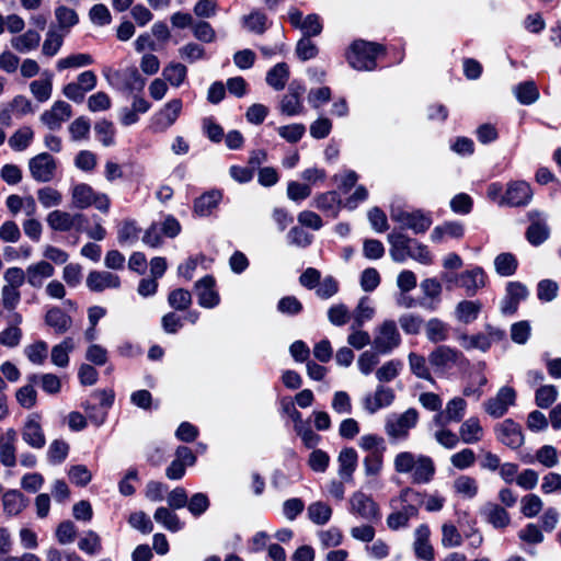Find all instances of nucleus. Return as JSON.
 Instances as JSON below:
<instances>
[{"label":"nucleus","mask_w":561,"mask_h":561,"mask_svg":"<svg viewBox=\"0 0 561 561\" xmlns=\"http://www.w3.org/2000/svg\"><path fill=\"white\" fill-rule=\"evenodd\" d=\"M422 503L421 492L409 486L402 489L398 496L390 500L392 512L386 518L387 527L392 531L408 528L410 519L417 516Z\"/></svg>","instance_id":"obj_1"},{"label":"nucleus","mask_w":561,"mask_h":561,"mask_svg":"<svg viewBox=\"0 0 561 561\" xmlns=\"http://www.w3.org/2000/svg\"><path fill=\"white\" fill-rule=\"evenodd\" d=\"M393 468L399 474H408L414 484L430 483L436 472L431 457L412 451L398 453L393 459Z\"/></svg>","instance_id":"obj_2"},{"label":"nucleus","mask_w":561,"mask_h":561,"mask_svg":"<svg viewBox=\"0 0 561 561\" xmlns=\"http://www.w3.org/2000/svg\"><path fill=\"white\" fill-rule=\"evenodd\" d=\"M390 243V256L394 262L403 263L413 259L421 264L430 265L433 262L432 254L425 244L400 232H391L388 236Z\"/></svg>","instance_id":"obj_3"},{"label":"nucleus","mask_w":561,"mask_h":561,"mask_svg":"<svg viewBox=\"0 0 561 561\" xmlns=\"http://www.w3.org/2000/svg\"><path fill=\"white\" fill-rule=\"evenodd\" d=\"M383 53V47L376 43L355 41L346 53L350 66L356 70H374L376 58Z\"/></svg>","instance_id":"obj_4"},{"label":"nucleus","mask_w":561,"mask_h":561,"mask_svg":"<svg viewBox=\"0 0 561 561\" xmlns=\"http://www.w3.org/2000/svg\"><path fill=\"white\" fill-rule=\"evenodd\" d=\"M420 414L414 408H410L403 413H393L386 419L385 432L391 443L407 440L410 431L419 423Z\"/></svg>","instance_id":"obj_5"},{"label":"nucleus","mask_w":561,"mask_h":561,"mask_svg":"<svg viewBox=\"0 0 561 561\" xmlns=\"http://www.w3.org/2000/svg\"><path fill=\"white\" fill-rule=\"evenodd\" d=\"M72 206L77 209H87L94 206L102 213L110 210L111 201L104 193L95 192L92 186L85 183H79L71 188Z\"/></svg>","instance_id":"obj_6"},{"label":"nucleus","mask_w":561,"mask_h":561,"mask_svg":"<svg viewBox=\"0 0 561 561\" xmlns=\"http://www.w3.org/2000/svg\"><path fill=\"white\" fill-rule=\"evenodd\" d=\"M102 73L107 83L118 90L126 91H140L145 87V79L140 76L135 66L125 69H114L112 67H104Z\"/></svg>","instance_id":"obj_7"},{"label":"nucleus","mask_w":561,"mask_h":561,"mask_svg":"<svg viewBox=\"0 0 561 561\" xmlns=\"http://www.w3.org/2000/svg\"><path fill=\"white\" fill-rule=\"evenodd\" d=\"M516 400L517 392L515 389L510 386H503L497 390L495 396L486 399L482 403V408L489 416L500 419L508 412L511 407L516 404Z\"/></svg>","instance_id":"obj_8"},{"label":"nucleus","mask_w":561,"mask_h":561,"mask_svg":"<svg viewBox=\"0 0 561 561\" xmlns=\"http://www.w3.org/2000/svg\"><path fill=\"white\" fill-rule=\"evenodd\" d=\"M350 513L367 522L379 520L380 507L371 495L358 490L348 500Z\"/></svg>","instance_id":"obj_9"},{"label":"nucleus","mask_w":561,"mask_h":561,"mask_svg":"<svg viewBox=\"0 0 561 561\" xmlns=\"http://www.w3.org/2000/svg\"><path fill=\"white\" fill-rule=\"evenodd\" d=\"M401 342L400 333L394 321L387 320L376 329L374 337V347L380 354L390 353L398 347Z\"/></svg>","instance_id":"obj_10"},{"label":"nucleus","mask_w":561,"mask_h":561,"mask_svg":"<svg viewBox=\"0 0 561 561\" xmlns=\"http://www.w3.org/2000/svg\"><path fill=\"white\" fill-rule=\"evenodd\" d=\"M183 102L180 99H173L167 102L151 119V128L157 133L169 129L182 113Z\"/></svg>","instance_id":"obj_11"},{"label":"nucleus","mask_w":561,"mask_h":561,"mask_svg":"<svg viewBox=\"0 0 561 561\" xmlns=\"http://www.w3.org/2000/svg\"><path fill=\"white\" fill-rule=\"evenodd\" d=\"M496 439L512 449L519 448L525 440L522 426L512 419H505L494 426Z\"/></svg>","instance_id":"obj_12"},{"label":"nucleus","mask_w":561,"mask_h":561,"mask_svg":"<svg viewBox=\"0 0 561 561\" xmlns=\"http://www.w3.org/2000/svg\"><path fill=\"white\" fill-rule=\"evenodd\" d=\"M527 217L530 221V225L525 233L526 239L531 245L538 247L550 237V228L547 222V215L542 211L534 209L528 211Z\"/></svg>","instance_id":"obj_13"},{"label":"nucleus","mask_w":561,"mask_h":561,"mask_svg":"<svg viewBox=\"0 0 561 561\" xmlns=\"http://www.w3.org/2000/svg\"><path fill=\"white\" fill-rule=\"evenodd\" d=\"M28 169L36 182L46 183L54 179L57 164L49 153L43 152L30 160Z\"/></svg>","instance_id":"obj_14"},{"label":"nucleus","mask_w":561,"mask_h":561,"mask_svg":"<svg viewBox=\"0 0 561 561\" xmlns=\"http://www.w3.org/2000/svg\"><path fill=\"white\" fill-rule=\"evenodd\" d=\"M82 214H71L65 210H53L46 217L48 227L54 231L67 232L71 229H79L84 222Z\"/></svg>","instance_id":"obj_15"},{"label":"nucleus","mask_w":561,"mask_h":561,"mask_svg":"<svg viewBox=\"0 0 561 561\" xmlns=\"http://www.w3.org/2000/svg\"><path fill=\"white\" fill-rule=\"evenodd\" d=\"M533 198V190L525 181H514L507 184L505 194L500 199V204L511 207L526 206Z\"/></svg>","instance_id":"obj_16"},{"label":"nucleus","mask_w":561,"mask_h":561,"mask_svg":"<svg viewBox=\"0 0 561 561\" xmlns=\"http://www.w3.org/2000/svg\"><path fill=\"white\" fill-rule=\"evenodd\" d=\"M459 355L458 351L440 345L428 354V363L436 374H445L457 364Z\"/></svg>","instance_id":"obj_17"},{"label":"nucleus","mask_w":561,"mask_h":561,"mask_svg":"<svg viewBox=\"0 0 561 561\" xmlns=\"http://www.w3.org/2000/svg\"><path fill=\"white\" fill-rule=\"evenodd\" d=\"M467 405V401L462 397L451 398L445 409L434 415L433 423L435 425L459 423L466 414Z\"/></svg>","instance_id":"obj_18"},{"label":"nucleus","mask_w":561,"mask_h":561,"mask_svg":"<svg viewBox=\"0 0 561 561\" xmlns=\"http://www.w3.org/2000/svg\"><path fill=\"white\" fill-rule=\"evenodd\" d=\"M22 438L31 447L41 449L46 444L44 431L41 425V416L37 413L30 414L22 428Z\"/></svg>","instance_id":"obj_19"},{"label":"nucleus","mask_w":561,"mask_h":561,"mask_svg":"<svg viewBox=\"0 0 561 561\" xmlns=\"http://www.w3.org/2000/svg\"><path fill=\"white\" fill-rule=\"evenodd\" d=\"M71 115L72 108L70 104L65 101H56L49 110L43 112L41 122L50 130H57Z\"/></svg>","instance_id":"obj_20"},{"label":"nucleus","mask_w":561,"mask_h":561,"mask_svg":"<svg viewBox=\"0 0 561 561\" xmlns=\"http://www.w3.org/2000/svg\"><path fill=\"white\" fill-rule=\"evenodd\" d=\"M18 433L10 427L0 431V461L4 467L12 468L16 465Z\"/></svg>","instance_id":"obj_21"},{"label":"nucleus","mask_w":561,"mask_h":561,"mask_svg":"<svg viewBox=\"0 0 561 561\" xmlns=\"http://www.w3.org/2000/svg\"><path fill=\"white\" fill-rule=\"evenodd\" d=\"M527 287L519 282H510L506 286V295L501 305V311L504 314H513L516 312L520 301L528 297Z\"/></svg>","instance_id":"obj_22"},{"label":"nucleus","mask_w":561,"mask_h":561,"mask_svg":"<svg viewBox=\"0 0 561 561\" xmlns=\"http://www.w3.org/2000/svg\"><path fill=\"white\" fill-rule=\"evenodd\" d=\"M391 218L400 222L403 228L411 229L414 233L425 232L432 224L430 217L421 214L420 211H393L391 214Z\"/></svg>","instance_id":"obj_23"},{"label":"nucleus","mask_w":561,"mask_h":561,"mask_svg":"<svg viewBox=\"0 0 561 561\" xmlns=\"http://www.w3.org/2000/svg\"><path fill=\"white\" fill-rule=\"evenodd\" d=\"M431 530L426 524H421L414 531L413 549L417 559L424 561L434 560V549L430 542Z\"/></svg>","instance_id":"obj_24"},{"label":"nucleus","mask_w":561,"mask_h":561,"mask_svg":"<svg viewBox=\"0 0 561 561\" xmlns=\"http://www.w3.org/2000/svg\"><path fill=\"white\" fill-rule=\"evenodd\" d=\"M459 288H462L467 296H474L479 289L485 286V273L482 267L476 266L472 270L459 273Z\"/></svg>","instance_id":"obj_25"},{"label":"nucleus","mask_w":561,"mask_h":561,"mask_svg":"<svg viewBox=\"0 0 561 561\" xmlns=\"http://www.w3.org/2000/svg\"><path fill=\"white\" fill-rule=\"evenodd\" d=\"M394 400V392L389 387L378 386L374 394H368L364 398V408L370 414L376 413L378 410L389 407Z\"/></svg>","instance_id":"obj_26"},{"label":"nucleus","mask_w":561,"mask_h":561,"mask_svg":"<svg viewBox=\"0 0 561 561\" xmlns=\"http://www.w3.org/2000/svg\"><path fill=\"white\" fill-rule=\"evenodd\" d=\"M121 279L117 275L106 271H92L87 277V287L91 291H103L107 288H118Z\"/></svg>","instance_id":"obj_27"},{"label":"nucleus","mask_w":561,"mask_h":561,"mask_svg":"<svg viewBox=\"0 0 561 561\" xmlns=\"http://www.w3.org/2000/svg\"><path fill=\"white\" fill-rule=\"evenodd\" d=\"M214 286L215 279L211 276H205L195 284L198 304L202 307L214 308L219 304L220 298Z\"/></svg>","instance_id":"obj_28"},{"label":"nucleus","mask_w":561,"mask_h":561,"mask_svg":"<svg viewBox=\"0 0 561 561\" xmlns=\"http://www.w3.org/2000/svg\"><path fill=\"white\" fill-rule=\"evenodd\" d=\"M485 522L491 524L495 529H504L511 524L508 512L496 503H486L481 511Z\"/></svg>","instance_id":"obj_29"},{"label":"nucleus","mask_w":561,"mask_h":561,"mask_svg":"<svg viewBox=\"0 0 561 561\" xmlns=\"http://www.w3.org/2000/svg\"><path fill=\"white\" fill-rule=\"evenodd\" d=\"M26 280L33 288H41L46 278L55 274L54 266L47 261H39L27 266Z\"/></svg>","instance_id":"obj_30"},{"label":"nucleus","mask_w":561,"mask_h":561,"mask_svg":"<svg viewBox=\"0 0 561 561\" xmlns=\"http://www.w3.org/2000/svg\"><path fill=\"white\" fill-rule=\"evenodd\" d=\"M358 461L357 453L352 447L343 448L337 457L339 462V476L345 482L353 480V474L356 470Z\"/></svg>","instance_id":"obj_31"},{"label":"nucleus","mask_w":561,"mask_h":561,"mask_svg":"<svg viewBox=\"0 0 561 561\" xmlns=\"http://www.w3.org/2000/svg\"><path fill=\"white\" fill-rule=\"evenodd\" d=\"M483 427L477 416H471L461 423L459 427L460 440L465 444H477L482 440Z\"/></svg>","instance_id":"obj_32"},{"label":"nucleus","mask_w":561,"mask_h":561,"mask_svg":"<svg viewBox=\"0 0 561 561\" xmlns=\"http://www.w3.org/2000/svg\"><path fill=\"white\" fill-rule=\"evenodd\" d=\"M27 504V499L18 490H8L2 494L3 512L8 516L19 515L26 508Z\"/></svg>","instance_id":"obj_33"},{"label":"nucleus","mask_w":561,"mask_h":561,"mask_svg":"<svg viewBox=\"0 0 561 561\" xmlns=\"http://www.w3.org/2000/svg\"><path fill=\"white\" fill-rule=\"evenodd\" d=\"M313 206L323 211L327 216L335 218L341 208V199L336 192L330 191L316 196Z\"/></svg>","instance_id":"obj_34"},{"label":"nucleus","mask_w":561,"mask_h":561,"mask_svg":"<svg viewBox=\"0 0 561 561\" xmlns=\"http://www.w3.org/2000/svg\"><path fill=\"white\" fill-rule=\"evenodd\" d=\"M304 92L301 87L294 88L290 85L288 93H286L280 102V111L287 116H295L302 112V103L300 96Z\"/></svg>","instance_id":"obj_35"},{"label":"nucleus","mask_w":561,"mask_h":561,"mask_svg":"<svg viewBox=\"0 0 561 561\" xmlns=\"http://www.w3.org/2000/svg\"><path fill=\"white\" fill-rule=\"evenodd\" d=\"M53 73L44 71L43 77L30 83V91L34 99L39 103L48 101L53 93Z\"/></svg>","instance_id":"obj_36"},{"label":"nucleus","mask_w":561,"mask_h":561,"mask_svg":"<svg viewBox=\"0 0 561 561\" xmlns=\"http://www.w3.org/2000/svg\"><path fill=\"white\" fill-rule=\"evenodd\" d=\"M481 309L479 300H462L455 308V317L459 322L469 324L478 319Z\"/></svg>","instance_id":"obj_37"},{"label":"nucleus","mask_w":561,"mask_h":561,"mask_svg":"<svg viewBox=\"0 0 561 561\" xmlns=\"http://www.w3.org/2000/svg\"><path fill=\"white\" fill-rule=\"evenodd\" d=\"M221 198H222V194L220 191L214 190V191L207 192L195 199L194 211L198 216H203V217L208 216V215H210L213 209H215L218 206Z\"/></svg>","instance_id":"obj_38"},{"label":"nucleus","mask_w":561,"mask_h":561,"mask_svg":"<svg viewBox=\"0 0 561 561\" xmlns=\"http://www.w3.org/2000/svg\"><path fill=\"white\" fill-rule=\"evenodd\" d=\"M41 34L34 30H27L25 33L14 36L11 39V46L19 53H28L38 47Z\"/></svg>","instance_id":"obj_39"},{"label":"nucleus","mask_w":561,"mask_h":561,"mask_svg":"<svg viewBox=\"0 0 561 561\" xmlns=\"http://www.w3.org/2000/svg\"><path fill=\"white\" fill-rule=\"evenodd\" d=\"M55 19L58 25L59 32L68 34L75 25L79 23V16L77 12L66 5H58L55 9Z\"/></svg>","instance_id":"obj_40"},{"label":"nucleus","mask_w":561,"mask_h":561,"mask_svg":"<svg viewBox=\"0 0 561 561\" xmlns=\"http://www.w3.org/2000/svg\"><path fill=\"white\" fill-rule=\"evenodd\" d=\"M289 79V67L286 62H278L266 73V83L274 90H283Z\"/></svg>","instance_id":"obj_41"},{"label":"nucleus","mask_w":561,"mask_h":561,"mask_svg":"<svg viewBox=\"0 0 561 561\" xmlns=\"http://www.w3.org/2000/svg\"><path fill=\"white\" fill-rule=\"evenodd\" d=\"M157 523L161 524L167 530L176 533L184 528V523L179 516L167 507H158L153 514Z\"/></svg>","instance_id":"obj_42"},{"label":"nucleus","mask_w":561,"mask_h":561,"mask_svg":"<svg viewBox=\"0 0 561 561\" xmlns=\"http://www.w3.org/2000/svg\"><path fill=\"white\" fill-rule=\"evenodd\" d=\"M408 359L410 370L415 377L435 383V380L431 374V368L428 366V358L426 359L424 356L416 353H410Z\"/></svg>","instance_id":"obj_43"},{"label":"nucleus","mask_w":561,"mask_h":561,"mask_svg":"<svg viewBox=\"0 0 561 561\" xmlns=\"http://www.w3.org/2000/svg\"><path fill=\"white\" fill-rule=\"evenodd\" d=\"M425 335L432 343H440L448 339L449 327L438 318L430 319L425 324Z\"/></svg>","instance_id":"obj_44"},{"label":"nucleus","mask_w":561,"mask_h":561,"mask_svg":"<svg viewBox=\"0 0 561 561\" xmlns=\"http://www.w3.org/2000/svg\"><path fill=\"white\" fill-rule=\"evenodd\" d=\"M73 348V339H64L59 344L53 346L50 353L51 363L58 367H67L69 364V353H71Z\"/></svg>","instance_id":"obj_45"},{"label":"nucleus","mask_w":561,"mask_h":561,"mask_svg":"<svg viewBox=\"0 0 561 561\" xmlns=\"http://www.w3.org/2000/svg\"><path fill=\"white\" fill-rule=\"evenodd\" d=\"M45 321L56 333L62 334L71 327V318L59 308H51L47 311Z\"/></svg>","instance_id":"obj_46"},{"label":"nucleus","mask_w":561,"mask_h":561,"mask_svg":"<svg viewBox=\"0 0 561 561\" xmlns=\"http://www.w3.org/2000/svg\"><path fill=\"white\" fill-rule=\"evenodd\" d=\"M162 76L165 82H169L173 88L181 87L187 77V68L181 62H170L163 70Z\"/></svg>","instance_id":"obj_47"},{"label":"nucleus","mask_w":561,"mask_h":561,"mask_svg":"<svg viewBox=\"0 0 561 561\" xmlns=\"http://www.w3.org/2000/svg\"><path fill=\"white\" fill-rule=\"evenodd\" d=\"M463 236V226L459 222H445L433 229L431 239L442 242L445 238L460 239Z\"/></svg>","instance_id":"obj_48"},{"label":"nucleus","mask_w":561,"mask_h":561,"mask_svg":"<svg viewBox=\"0 0 561 561\" xmlns=\"http://www.w3.org/2000/svg\"><path fill=\"white\" fill-rule=\"evenodd\" d=\"M386 447L368 453L363 459V467L367 477H378L383 468V454Z\"/></svg>","instance_id":"obj_49"},{"label":"nucleus","mask_w":561,"mask_h":561,"mask_svg":"<svg viewBox=\"0 0 561 561\" xmlns=\"http://www.w3.org/2000/svg\"><path fill=\"white\" fill-rule=\"evenodd\" d=\"M518 266L517 259L514 254L504 252L500 253L494 259V267L499 275L501 276H512L515 274Z\"/></svg>","instance_id":"obj_50"},{"label":"nucleus","mask_w":561,"mask_h":561,"mask_svg":"<svg viewBox=\"0 0 561 561\" xmlns=\"http://www.w3.org/2000/svg\"><path fill=\"white\" fill-rule=\"evenodd\" d=\"M308 517L317 525L327 524L332 516V508L324 502H313L308 506Z\"/></svg>","instance_id":"obj_51"},{"label":"nucleus","mask_w":561,"mask_h":561,"mask_svg":"<svg viewBox=\"0 0 561 561\" xmlns=\"http://www.w3.org/2000/svg\"><path fill=\"white\" fill-rule=\"evenodd\" d=\"M65 36H66V34H64L55 28H49L48 32L46 33V37L43 43V47H42L43 55H45L47 57L55 56L61 48Z\"/></svg>","instance_id":"obj_52"},{"label":"nucleus","mask_w":561,"mask_h":561,"mask_svg":"<svg viewBox=\"0 0 561 561\" xmlns=\"http://www.w3.org/2000/svg\"><path fill=\"white\" fill-rule=\"evenodd\" d=\"M374 314L375 308L370 305L369 298L363 297L352 313V323L355 328H362L366 321L373 319Z\"/></svg>","instance_id":"obj_53"},{"label":"nucleus","mask_w":561,"mask_h":561,"mask_svg":"<svg viewBox=\"0 0 561 561\" xmlns=\"http://www.w3.org/2000/svg\"><path fill=\"white\" fill-rule=\"evenodd\" d=\"M93 58L90 54H72L57 61L56 68L61 71L69 68H82L93 64Z\"/></svg>","instance_id":"obj_54"},{"label":"nucleus","mask_w":561,"mask_h":561,"mask_svg":"<svg viewBox=\"0 0 561 561\" xmlns=\"http://www.w3.org/2000/svg\"><path fill=\"white\" fill-rule=\"evenodd\" d=\"M514 93L522 104H533L539 98V91L534 81H525L515 87Z\"/></svg>","instance_id":"obj_55"},{"label":"nucleus","mask_w":561,"mask_h":561,"mask_svg":"<svg viewBox=\"0 0 561 561\" xmlns=\"http://www.w3.org/2000/svg\"><path fill=\"white\" fill-rule=\"evenodd\" d=\"M440 543L444 548L448 549L461 546L462 535L451 522H446L442 525Z\"/></svg>","instance_id":"obj_56"},{"label":"nucleus","mask_w":561,"mask_h":561,"mask_svg":"<svg viewBox=\"0 0 561 561\" xmlns=\"http://www.w3.org/2000/svg\"><path fill=\"white\" fill-rule=\"evenodd\" d=\"M243 26L252 33L263 34L267 28V16L261 11H252L242 18Z\"/></svg>","instance_id":"obj_57"},{"label":"nucleus","mask_w":561,"mask_h":561,"mask_svg":"<svg viewBox=\"0 0 561 561\" xmlns=\"http://www.w3.org/2000/svg\"><path fill=\"white\" fill-rule=\"evenodd\" d=\"M34 138L33 129L28 126L19 128L10 138L9 145L15 151L25 150Z\"/></svg>","instance_id":"obj_58"},{"label":"nucleus","mask_w":561,"mask_h":561,"mask_svg":"<svg viewBox=\"0 0 561 561\" xmlns=\"http://www.w3.org/2000/svg\"><path fill=\"white\" fill-rule=\"evenodd\" d=\"M454 489L462 497L472 499L478 493V483L469 476H460L454 481Z\"/></svg>","instance_id":"obj_59"},{"label":"nucleus","mask_w":561,"mask_h":561,"mask_svg":"<svg viewBox=\"0 0 561 561\" xmlns=\"http://www.w3.org/2000/svg\"><path fill=\"white\" fill-rule=\"evenodd\" d=\"M558 399V389L552 385H545L537 389L535 394L536 404L541 409L552 405Z\"/></svg>","instance_id":"obj_60"},{"label":"nucleus","mask_w":561,"mask_h":561,"mask_svg":"<svg viewBox=\"0 0 561 561\" xmlns=\"http://www.w3.org/2000/svg\"><path fill=\"white\" fill-rule=\"evenodd\" d=\"M69 445L62 439H55L47 450V459L50 463H61L68 456Z\"/></svg>","instance_id":"obj_61"},{"label":"nucleus","mask_w":561,"mask_h":561,"mask_svg":"<svg viewBox=\"0 0 561 561\" xmlns=\"http://www.w3.org/2000/svg\"><path fill=\"white\" fill-rule=\"evenodd\" d=\"M37 198L44 208H51L61 205L62 195L54 187L45 186L37 191Z\"/></svg>","instance_id":"obj_62"},{"label":"nucleus","mask_w":561,"mask_h":561,"mask_svg":"<svg viewBox=\"0 0 561 561\" xmlns=\"http://www.w3.org/2000/svg\"><path fill=\"white\" fill-rule=\"evenodd\" d=\"M24 353L30 362L35 365H42L47 357L48 345L44 341H37L31 345H27L24 350Z\"/></svg>","instance_id":"obj_63"},{"label":"nucleus","mask_w":561,"mask_h":561,"mask_svg":"<svg viewBox=\"0 0 561 561\" xmlns=\"http://www.w3.org/2000/svg\"><path fill=\"white\" fill-rule=\"evenodd\" d=\"M78 547L87 554H98L102 549L101 538L95 531L89 530L85 536L79 540Z\"/></svg>","instance_id":"obj_64"}]
</instances>
